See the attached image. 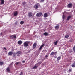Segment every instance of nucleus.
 <instances>
[{"label": "nucleus", "instance_id": "obj_1", "mask_svg": "<svg viewBox=\"0 0 75 75\" xmlns=\"http://www.w3.org/2000/svg\"><path fill=\"white\" fill-rule=\"evenodd\" d=\"M29 42L28 41H26L24 43V46L25 47H27L28 46V44H29Z\"/></svg>", "mask_w": 75, "mask_h": 75}, {"label": "nucleus", "instance_id": "obj_2", "mask_svg": "<svg viewBox=\"0 0 75 75\" xmlns=\"http://www.w3.org/2000/svg\"><path fill=\"white\" fill-rule=\"evenodd\" d=\"M41 16H43L42 12L38 13L36 15V16L37 17H40Z\"/></svg>", "mask_w": 75, "mask_h": 75}, {"label": "nucleus", "instance_id": "obj_3", "mask_svg": "<svg viewBox=\"0 0 75 75\" xmlns=\"http://www.w3.org/2000/svg\"><path fill=\"white\" fill-rule=\"evenodd\" d=\"M40 6V4L38 3L34 6V7L35 8V9H37L38 8V6Z\"/></svg>", "mask_w": 75, "mask_h": 75}, {"label": "nucleus", "instance_id": "obj_4", "mask_svg": "<svg viewBox=\"0 0 75 75\" xmlns=\"http://www.w3.org/2000/svg\"><path fill=\"white\" fill-rule=\"evenodd\" d=\"M72 4L71 3L69 4L68 5V8H72Z\"/></svg>", "mask_w": 75, "mask_h": 75}, {"label": "nucleus", "instance_id": "obj_5", "mask_svg": "<svg viewBox=\"0 0 75 75\" xmlns=\"http://www.w3.org/2000/svg\"><path fill=\"white\" fill-rule=\"evenodd\" d=\"M45 45L44 44H42L39 48V50H41L42 49V48L44 46H45Z\"/></svg>", "mask_w": 75, "mask_h": 75}, {"label": "nucleus", "instance_id": "obj_6", "mask_svg": "<svg viewBox=\"0 0 75 75\" xmlns=\"http://www.w3.org/2000/svg\"><path fill=\"white\" fill-rule=\"evenodd\" d=\"M13 14L14 16H17V15L18 14V12H17V11H15L14 12Z\"/></svg>", "mask_w": 75, "mask_h": 75}, {"label": "nucleus", "instance_id": "obj_7", "mask_svg": "<svg viewBox=\"0 0 75 75\" xmlns=\"http://www.w3.org/2000/svg\"><path fill=\"white\" fill-rule=\"evenodd\" d=\"M17 56H19V55H21V52L19 51H18L17 53Z\"/></svg>", "mask_w": 75, "mask_h": 75}, {"label": "nucleus", "instance_id": "obj_8", "mask_svg": "<svg viewBox=\"0 0 75 75\" xmlns=\"http://www.w3.org/2000/svg\"><path fill=\"white\" fill-rule=\"evenodd\" d=\"M23 43V41H21V40L19 41L18 42V44H19V45H21Z\"/></svg>", "mask_w": 75, "mask_h": 75}, {"label": "nucleus", "instance_id": "obj_9", "mask_svg": "<svg viewBox=\"0 0 75 75\" xmlns=\"http://www.w3.org/2000/svg\"><path fill=\"white\" fill-rule=\"evenodd\" d=\"M28 15L29 17H32V16H33L32 12H30L28 14Z\"/></svg>", "mask_w": 75, "mask_h": 75}, {"label": "nucleus", "instance_id": "obj_10", "mask_svg": "<svg viewBox=\"0 0 75 75\" xmlns=\"http://www.w3.org/2000/svg\"><path fill=\"white\" fill-rule=\"evenodd\" d=\"M1 3L0 4V5L3 4L4 3V0H1Z\"/></svg>", "mask_w": 75, "mask_h": 75}, {"label": "nucleus", "instance_id": "obj_11", "mask_svg": "<svg viewBox=\"0 0 75 75\" xmlns=\"http://www.w3.org/2000/svg\"><path fill=\"white\" fill-rule=\"evenodd\" d=\"M37 65H38V64H36L33 67V69H36V68L38 67V66H37Z\"/></svg>", "mask_w": 75, "mask_h": 75}, {"label": "nucleus", "instance_id": "obj_12", "mask_svg": "<svg viewBox=\"0 0 75 75\" xmlns=\"http://www.w3.org/2000/svg\"><path fill=\"white\" fill-rule=\"evenodd\" d=\"M37 44L35 43H34L33 45V48H35L36 47Z\"/></svg>", "mask_w": 75, "mask_h": 75}, {"label": "nucleus", "instance_id": "obj_13", "mask_svg": "<svg viewBox=\"0 0 75 75\" xmlns=\"http://www.w3.org/2000/svg\"><path fill=\"white\" fill-rule=\"evenodd\" d=\"M44 17H48V14L46 13H45L44 15Z\"/></svg>", "mask_w": 75, "mask_h": 75}, {"label": "nucleus", "instance_id": "obj_14", "mask_svg": "<svg viewBox=\"0 0 75 75\" xmlns=\"http://www.w3.org/2000/svg\"><path fill=\"white\" fill-rule=\"evenodd\" d=\"M13 52H9L8 53V55H12V54H13Z\"/></svg>", "mask_w": 75, "mask_h": 75}, {"label": "nucleus", "instance_id": "obj_15", "mask_svg": "<svg viewBox=\"0 0 75 75\" xmlns=\"http://www.w3.org/2000/svg\"><path fill=\"white\" fill-rule=\"evenodd\" d=\"M71 67H73V68H75V62L72 64Z\"/></svg>", "mask_w": 75, "mask_h": 75}, {"label": "nucleus", "instance_id": "obj_16", "mask_svg": "<svg viewBox=\"0 0 75 75\" xmlns=\"http://www.w3.org/2000/svg\"><path fill=\"white\" fill-rule=\"evenodd\" d=\"M6 70L7 72H10V68H9V67H8L6 69Z\"/></svg>", "mask_w": 75, "mask_h": 75}, {"label": "nucleus", "instance_id": "obj_17", "mask_svg": "<svg viewBox=\"0 0 75 75\" xmlns=\"http://www.w3.org/2000/svg\"><path fill=\"white\" fill-rule=\"evenodd\" d=\"M59 25L56 26L55 27V28L56 30H58L59 28Z\"/></svg>", "mask_w": 75, "mask_h": 75}, {"label": "nucleus", "instance_id": "obj_18", "mask_svg": "<svg viewBox=\"0 0 75 75\" xmlns=\"http://www.w3.org/2000/svg\"><path fill=\"white\" fill-rule=\"evenodd\" d=\"M54 45H57V44H58V40H57L56 42H54Z\"/></svg>", "mask_w": 75, "mask_h": 75}, {"label": "nucleus", "instance_id": "obj_19", "mask_svg": "<svg viewBox=\"0 0 75 75\" xmlns=\"http://www.w3.org/2000/svg\"><path fill=\"white\" fill-rule=\"evenodd\" d=\"M43 34L45 35V36H47L48 35V34L47 32H45Z\"/></svg>", "mask_w": 75, "mask_h": 75}, {"label": "nucleus", "instance_id": "obj_20", "mask_svg": "<svg viewBox=\"0 0 75 75\" xmlns=\"http://www.w3.org/2000/svg\"><path fill=\"white\" fill-rule=\"evenodd\" d=\"M71 16H69L67 18V20H69V19H70V18H71Z\"/></svg>", "mask_w": 75, "mask_h": 75}, {"label": "nucleus", "instance_id": "obj_21", "mask_svg": "<svg viewBox=\"0 0 75 75\" xmlns=\"http://www.w3.org/2000/svg\"><path fill=\"white\" fill-rule=\"evenodd\" d=\"M44 61V60H42V61L39 62H38V63L37 64H38V65L39 64L38 66H39V65H40V64H41V63H42V61Z\"/></svg>", "mask_w": 75, "mask_h": 75}, {"label": "nucleus", "instance_id": "obj_22", "mask_svg": "<svg viewBox=\"0 0 75 75\" xmlns=\"http://www.w3.org/2000/svg\"><path fill=\"white\" fill-rule=\"evenodd\" d=\"M61 59V56H59L58 57L57 59V61H59Z\"/></svg>", "mask_w": 75, "mask_h": 75}, {"label": "nucleus", "instance_id": "obj_23", "mask_svg": "<svg viewBox=\"0 0 75 75\" xmlns=\"http://www.w3.org/2000/svg\"><path fill=\"white\" fill-rule=\"evenodd\" d=\"M24 23V21H21L20 23V24H23Z\"/></svg>", "mask_w": 75, "mask_h": 75}, {"label": "nucleus", "instance_id": "obj_24", "mask_svg": "<svg viewBox=\"0 0 75 75\" xmlns=\"http://www.w3.org/2000/svg\"><path fill=\"white\" fill-rule=\"evenodd\" d=\"M69 37V35H66L65 37V38H68Z\"/></svg>", "mask_w": 75, "mask_h": 75}, {"label": "nucleus", "instance_id": "obj_25", "mask_svg": "<svg viewBox=\"0 0 75 75\" xmlns=\"http://www.w3.org/2000/svg\"><path fill=\"white\" fill-rule=\"evenodd\" d=\"M54 52H52L50 54V55H54Z\"/></svg>", "mask_w": 75, "mask_h": 75}, {"label": "nucleus", "instance_id": "obj_26", "mask_svg": "<svg viewBox=\"0 0 75 75\" xmlns=\"http://www.w3.org/2000/svg\"><path fill=\"white\" fill-rule=\"evenodd\" d=\"M10 38H11L12 39H13L14 37V35H12V36H10Z\"/></svg>", "mask_w": 75, "mask_h": 75}, {"label": "nucleus", "instance_id": "obj_27", "mask_svg": "<svg viewBox=\"0 0 75 75\" xmlns=\"http://www.w3.org/2000/svg\"><path fill=\"white\" fill-rule=\"evenodd\" d=\"M62 18H63V19H64V18H65V15H64V14H63Z\"/></svg>", "mask_w": 75, "mask_h": 75}, {"label": "nucleus", "instance_id": "obj_28", "mask_svg": "<svg viewBox=\"0 0 75 75\" xmlns=\"http://www.w3.org/2000/svg\"><path fill=\"white\" fill-rule=\"evenodd\" d=\"M3 64V62H0V65H2Z\"/></svg>", "mask_w": 75, "mask_h": 75}, {"label": "nucleus", "instance_id": "obj_29", "mask_svg": "<svg viewBox=\"0 0 75 75\" xmlns=\"http://www.w3.org/2000/svg\"><path fill=\"white\" fill-rule=\"evenodd\" d=\"M68 71L69 72H72V69H69V70Z\"/></svg>", "mask_w": 75, "mask_h": 75}, {"label": "nucleus", "instance_id": "obj_30", "mask_svg": "<svg viewBox=\"0 0 75 75\" xmlns=\"http://www.w3.org/2000/svg\"><path fill=\"white\" fill-rule=\"evenodd\" d=\"M20 62H17L16 63V65H18V64H19V63H20Z\"/></svg>", "mask_w": 75, "mask_h": 75}, {"label": "nucleus", "instance_id": "obj_31", "mask_svg": "<svg viewBox=\"0 0 75 75\" xmlns=\"http://www.w3.org/2000/svg\"><path fill=\"white\" fill-rule=\"evenodd\" d=\"M73 50H74V51H75V45L74 46V47H73Z\"/></svg>", "mask_w": 75, "mask_h": 75}, {"label": "nucleus", "instance_id": "obj_32", "mask_svg": "<svg viewBox=\"0 0 75 75\" xmlns=\"http://www.w3.org/2000/svg\"><path fill=\"white\" fill-rule=\"evenodd\" d=\"M26 4V3L25 2H23L22 3V4L23 5H24L25 4Z\"/></svg>", "mask_w": 75, "mask_h": 75}, {"label": "nucleus", "instance_id": "obj_33", "mask_svg": "<svg viewBox=\"0 0 75 75\" xmlns=\"http://www.w3.org/2000/svg\"><path fill=\"white\" fill-rule=\"evenodd\" d=\"M15 24H18V22H16L15 23Z\"/></svg>", "mask_w": 75, "mask_h": 75}, {"label": "nucleus", "instance_id": "obj_34", "mask_svg": "<svg viewBox=\"0 0 75 75\" xmlns=\"http://www.w3.org/2000/svg\"><path fill=\"white\" fill-rule=\"evenodd\" d=\"M44 0H41V2H44Z\"/></svg>", "mask_w": 75, "mask_h": 75}, {"label": "nucleus", "instance_id": "obj_35", "mask_svg": "<svg viewBox=\"0 0 75 75\" xmlns=\"http://www.w3.org/2000/svg\"><path fill=\"white\" fill-rule=\"evenodd\" d=\"M19 75H23V72H21V74Z\"/></svg>", "mask_w": 75, "mask_h": 75}, {"label": "nucleus", "instance_id": "obj_36", "mask_svg": "<svg viewBox=\"0 0 75 75\" xmlns=\"http://www.w3.org/2000/svg\"><path fill=\"white\" fill-rule=\"evenodd\" d=\"M16 38V36H13V38Z\"/></svg>", "mask_w": 75, "mask_h": 75}, {"label": "nucleus", "instance_id": "obj_37", "mask_svg": "<svg viewBox=\"0 0 75 75\" xmlns=\"http://www.w3.org/2000/svg\"><path fill=\"white\" fill-rule=\"evenodd\" d=\"M25 61H22L23 63H25Z\"/></svg>", "mask_w": 75, "mask_h": 75}, {"label": "nucleus", "instance_id": "obj_38", "mask_svg": "<svg viewBox=\"0 0 75 75\" xmlns=\"http://www.w3.org/2000/svg\"><path fill=\"white\" fill-rule=\"evenodd\" d=\"M70 42H72V40H70Z\"/></svg>", "mask_w": 75, "mask_h": 75}, {"label": "nucleus", "instance_id": "obj_39", "mask_svg": "<svg viewBox=\"0 0 75 75\" xmlns=\"http://www.w3.org/2000/svg\"><path fill=\"white\" fill-rule=\"evenodd\" d=\"M48 55H46V56H45V57L46 58H47V57H48Z\"/></svg>", "mask_w": 75, "mask_h": 75}, {"label": "nucleus", "instance_id": "obj_40", "mask_svg": "<svg viewBox=\"0 0 75 75\" xmlns=\"http://www.w3.org/2000/svg\"><path fill=\"white\" fill-rule=\"evenodd\" d=\"M4 50H7V49H6V47H4Z\"/></svg>", "mask_w": 75, "mask_h": 75}, {"label": "nucleus", "instance_id": "obj_41", "mask_svg": "<svg viewBox=\"0 0 75 75\" xmlns=\"http://www.w3.org/2000/svg\"><path fill=\"white\" fill-rule=\"evenodd\" d=\"M2 35V33H1V35Z\"/></svg>", "mask_w": 75, "mask_h": 75}, {"label": "nucleus", "instance_id": "obj_42", "mask_svg": "<svg viewBox=\"0 0 75 75\" xmlns=\"http://www.w3.org/2000/svg\"><path fill=\"white\" fill-rule=\"evenodd\" d=\"M55 58H57V57H55Z\"/></svg>", "mask_w": 75, "mask_h": 75}, {"label": "nucleus", "instance_id": "obj_43", "mask_svg": "<svg viewBox=\"0 0 75 75\" xmlns=\"http://www.w3.org/2000/svg\"><path fill=\"white\" fill-rule=\"evenodd\" d=\"M29 52H30V51H29V52H28V53H29Z\"/></svg>", "mask_w": 75, "mask_h": 75}]
</instances>
